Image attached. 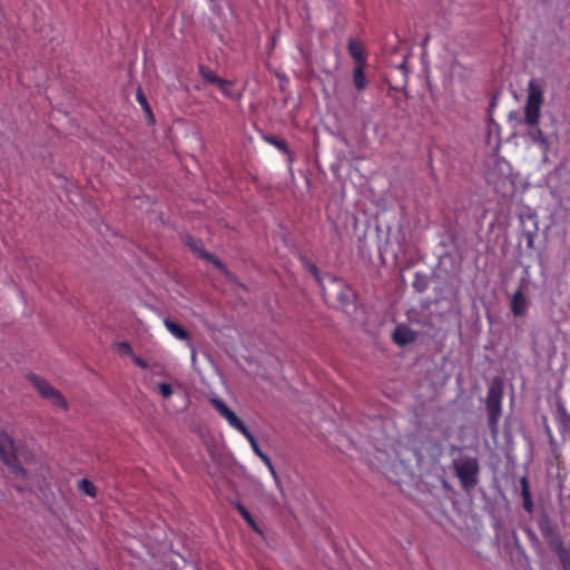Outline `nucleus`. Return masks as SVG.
Wrapping results in <instances>:
<instances>
[{"instance_id": "f257e3e1", "label": "nucleus", "mask_w": 570, "mask_h": 570, "mask_svg": "<svg viewBox=\"0 0 570 570\" xmlns=\"http://www.w3.org/2000/svg\"><path fill=\"white\" fill-rule=\"evenodd\" d=\"M0 460L9 468L16 479H20L14 484L17 490L24 491L31 488L27 470L18 462L13 440L6 433H0Z\"/></svg>"}, {"instance_id": "f03ea898", "label": "nucleus", "mask_w": 570, "mask_h": 570, "mask_svg": "<svg viewBox=\"0 0 570 570\" xmlns=\"http://www.w3.org/2000/svg\"><path fill=\"white\" fill-rule=\"evenodd\" d=\"M502 400L503 380L499 376H495L490 382L485 399L488 426L493 438H497L499 433V421L502 414Z\"/></svg>"}, {"instance_id": "7ed1b4c3", "label": "nucleus", "mask_w": 570, "mask_h": 570, "mask_svg": "<svg viewBox=\"0 0 570 570\" xmlns=\"http://www.w3.org/2000/svg\"><path fill=\"white\" fill-rule=\"evenodd\" d=\"M543 100V89L535 80H530L528 83V95L524 106V122L528 126H537L539 124Z\"/></svg>"}, {"instance_id": "20e7f679", "label": "nucleus", "mask_w": 570, "mask_h": 570, "mask_svg": "<svg viewBox=\"0 0 570 570\" xmlns=\"http://www.w3.org/2000/svg\"><path fill=\"white\" fill-rule=\"evenodd\" d=\"M27 380L31 383L33 389L38 392V394L49 401L52 406L61 409L63 411L68 410V402L66 397L61 394L59 390L53 387L46 379L35 374H27Z\"/></svg>"}, {"instance_id": "39448f33", "label": "nucleus", "mask_w": 570, "mask_h": 570, "mask_svg": "<svg viewBox=\"0 0 570 570\" xmlns=\"http://www.w3.org/2000/svg\"><path fill=\"white\" fill-rule=\"evenodd\" d=\"M453 468L463 489L470 490L476 485L479 474V462L476 458L455 460Z\"/></svg>"}, {"instance_id": "423d86ee", "label": "nucleus", "mask_w": 570, "mask_h": 570, "mask_svg": "<svg viewBox=\"0 0 570 570\" xmlns=\"http://www.w3.org/2000/svg\"><path fill=\"white\" fill-rule=\"evenodd\" d=\"M538 529L544 541L554 550L559 551L563 548V541L557 523L550 515L543 512L538 520Z\"/></svg>"}, {"instance_id": "0eeeda50", "label": "nucleus", "mask_w": 570, "mask_h": 570, "mask_svg": "<svg viewBox=\"0 0 570 570\" xmlns=\"http://www.w3.org/2000/svg\"><path fill=\"white\" fill-rule=\"evenodd\" d=\"M212 404L230 428L237 430L245 438L252 433L245 423L222 400L213 399Z\"/></svg>"}, {"instance_id": "6e6552de", "label": "nucleus", "mask_w": 570, "mask_h": 570, "mask_svg": "<svg viewBox=\"0 0 570 570\" xmlns=\"http://www.w3.org/2000/svg\"><path fill=\"white\" fill-rule=\"evenodd\" d=\"M521 232L520 240L524 239L527 248L530 250L534 249V239L538 235V219L535 215L529 214L527 216H520Z\"/></svg>"}, {"instance_id": "1a4fd4ad", "label": "nucleus", "mask_w": 570, "mask_h": 570, "mask_svg": "<svg viewBox=\"0 0 570 570\" xmlns=\"http://www.w3.org/2000/svg\"><path fill=\"white\" fill-rule=\"evenodd\" d=\"M392 338L395 344L405 346L416 338V332L406 325H399L393 332Z\"/></svg>"}, {"instance_id": "9d476101", "label": "nucleus", "mask_w": 570, "mask_h": 570, "mask_svg": "<svg viewBox=\"0 0 570 570\" xmlns=\"http://www.w3.org/2000/svg\"><path fill=\"white\" fill-rule=\"evenodd\" d=\"M529 307V301L527 296L519 288L512 296L511 299V312L514 316H523Z\"/></svg>"}, {"instance_id": "9b49d317", "label": "nucleus", "mask_w": 570, "mask_h": 570, "mask_svg": "<svg viewBox=\"0 0 570 570\" xmlns=\"http://www.w3.org/2000/svg\"><path fill=\"white\" fill-rule=\"evenodd\" d=\"M347 50L353 58L354 66H366V56L363 46L358 41L350 39L347 42Z\"/></svg>"}, {"instance_id": "f8f14e48", "label": "nucleus", "mask_w": 570, "mask_h": 570, "mask_svg": "<svg viewBox=\"0 0 570 570\" xmlns=\"http://www.w3.org/2000/svg\"><path fill=\"white\" fill-rule=\"evenodd\" d=\"M520 488H521V498H522V505L524 511H527L529 514H531L534 510V503L532 500L531 491H530V484L527 476H522L520 479Z\"/></svg>"}, {"instance_id": "ddd939ff", "label": "nucleus", "mask_w": 570, "mask_h": 570, "mask_svg": "<svg viewBox=\"0 0 570 570\" xmlns=\"http://www.w3.org/2000/svg\"><path fill=\"white\" fill-rule=\"evenodd\" d=\"M246 440L249 442L254 453L264 462V464L267 466V469L269 470L272 475L274 478H276V471H275V468H274V465L272 463L271 458L261 450V448H259L255 436L253 435V433L247 435Z\"/></svg>"}, {"instance_id": "4468645a", "label": "nucleus", "mask_w": 570, "mask_h": 570, "mask_svg": "<svg viewBox=\"0 0 570 570\" xmlns=\"http://www.w3.org/2000/svg\"><path fill=\"white\" fill-rule=\"evenodd\" d=\"M557 425L561 434L570 432V414L562 404H558L556 413Z\"/></svg>"}, {"instance_id": "2eb2a0df", "label": "nucleus", "mask_w": 570, "mask_h": 570, "mask_svg": "<svg viewBox=\"0 0 570 570\" xmlns=\"http://www.w3.org/2000/svg\"><path fill=\"white\" fill-rule=\"evenodd\" d=\"M164 324H165L166 328L168 330V332L176 338L181 340V341L188 340L189 334H188L187 330H185L177 322L166 318L164 321Z\"/></svg>"}, {"instance_id": "dca6fc26", "label": "nucleus", "mask_w": 570, "mask_h": 570, "mask_svg": "<svg viewBox=\"0 0 570 570\" xmlns=\"http://www.w3.org/2000/svg\"><path fill=\"white\" fill-rule=\"evenodd\" d=\"M366 66H354L353 69V83L357 90H364L367 87V79L365 76Z\"/></svg>"}, {"instance_id": "f3484780", "label": "nucleus", "mask_w": 570, "mask_h": 570, "mask_svg": "<svg viewBox=\"0 0 570 570\" xmlns=\"http://www.w3.org/2000/svg\"><path fill=\"white\" fill-rule=\"evenodd\" d=\"M265 141H267L269 145L276 147L279 151L288 156V158L292 160V151L288 148L287 144L283 139H278L273 136L265 137Z\"/></svg>"}, {"instance_id": "a211bd4d", "label": "nucleus", "mask_w": 570, "mask_h": 570, "mask_svg": "<svg viewBox=\"0 0 570 570\" xmlns=\"http://www.w3.org/2000/svg\"><path fill=\"white\" fill-rule=\"evenodd\" d=\"M198 72L200 75V77L209 82V83H213V85H217L218 81L222 79L220 77H218L213 70H210L209 68H207L206 66L204 65H199L198 66Z\"/></svg>"}, {"instance_id": "6ab92c4d", "label": "nucleus", "mask_w": 570, "mask_h": 570, "mask_svg": "<svg viewBox=\"0 0 570 570\" xmlns=\"http://www.w3.org/2000/svg\"><path fill=\"white\" fill-rule=\"evenodd\" d=\"M392 71H396L400 73L401 76V85L404 87L406 86L407 83V73H409V68H407V56L403 57V60L401 63L399 65H395L393 68H392Z\"/></svg>"}, {"instance_id": "aec40b11", "label": "nucleus", "mask_w": 570, "mask_h": 570, "mask_svg": "<svg viewBox=\"0 0 570 570\" xmlns=\"http://www.w3.org/2000/svg\"><path fill=\"white\" fill-rule=\"evenodd\" d=\"M151 389L159 393L164 399H169L173 395V386L166 382L153 383Z\"/></svg>"}, {"instance_id": "412c9836", "label": "nucleus", "mask_w": 570, "mask_h": 570, "mask_svg": "<svg viewBox=\"0 0 570 570\" xmlns=\"http://www.w3.org/2000/svg\"><path fill=\"white\" fill-rule=\"evenodd\" d=\"M78 489H79V491H81L82 493H85L91 498H96V495H97L96 487L94 485L92 482H90L87 479H82L79 481Z\"/></svg>"}, {"instance_id": "4be33fe9", "label": "nucleus", "mask_w": 570, "mask_h": 570, "mask_svg": "<svg viewBox=\"0 0 570 570\" xmlns=\"http://www.w3.org/2000/svg\"><path fill=\"white\" fill-rule=\"evenodd\" d=\"M199 255L207 262L212 263L214 266H216L222 272H226L224 264L215 255H213L206 250H199Z\"/></svg>"}, {"instance_id": "5701e85b", "label": "nucleus", "mask_w": 570, "mask_h": 570, "mask_svg": "<svg viewBox=\"0 0 570 570\" xmlns=\"http://www.w3.org/2000/svg\"><path fill=\"white\" fill-rule=\"evenodd\" d=\"M136 99L137 101L139 102V105L141 106V108L150 116V118L153 119V112H151V109H150V106L147 101V98L145 97V95L142 94L141 89H138L137 92H136Z\"/></svg>"}, {"instance_id": "b1692460", "label": "nucleus", "mask_w": 570, "mask_h": 570, "mask_svg": "<svg viewBox=\"0 0 570 570\" xmlns=\"http://www.w3.org/2000/svg\"><path fill=\"white\" fill-rule=\"evenodd\" d=\"M216 86L219 88V90L222 91L223 95H225L226 97H232V92H230V89L233 88L232 81L220 79Z\"/></svg>"}, {"instance_id": "393cba45", "label": "nucleus", "mask_w": 570, "mask_h": 570, "mask_svg": "<svg viewBox=\"0 0 570 570\" xmlns=\"http://www.w3.org/2000/svg\"><path fill=\"white\" fill-rule=\"evenodd\" d=\"M304 265H305V268L314 276L316 282L318 284H321V273H320V269L317 268V266L312 263H308V262H305Z\"/></svg>"}, {"instance_id": "a878e982", "label": "nucleus", "mask_w": 570, "mask_h": 570, "mask_svg": "<svg viewBox=\"0 0 570 570\" xmlns=\"http://www.w3.org/2000/svg\"><path fill=\"white\" fill-rule=\"evenodd\" d=\"M533 139L535 141H538L539 144H541V145H547L548 144V138L546 137V135L543 134V131L540 128L535 129V132L533 135Z\"/></svg>"}, {"instance_id": "bb28decb", "label": "nucleus", "mask_w": 570, "mask_h": 570, "mask_svg": "<svg viewBox=\"0 0 570 570\" xmlns=\"http://www.w3.org/2000/svg\"><path fill=\"white\" fill-rule=\"evenodd\" d=\"M235 507L245 521L252 518L249 511L242 503L238 502L235 504Z\"/></svg>"}, {"instance_id": "cd10ccee", "label": "nucleus", "mask_w": 570, "mask_h": 570, "mask_svg": "<svg viewBox=\"0 0 570 570\" xmlns=\"http://www.w3.org/2000/svg\"><path fill=\"white\" fill-rule=\"evenodd\" d=\"M413 286L416 288L417 292H423L426 288V282L420 281L419 278L413 283Z\"/></svg>"}, {"instance_id": "c85d7f7f", "label": "nucleus", "mask_w": 570, "mask_h": 570, "mask_svg": "<svg viewBox=\"0 0 570 570\" xmlns=\"http://www.w3.org/2000/svg\"><path fill=\"white\" fill-rule=\"evenodd\" d=\"M136 365L140 366L141 368L148 367L147 358H134Z\"/></svg>"}, {"instance_id": "c756f323", "label": "nucleus", "mask_w": 570, "mask_h": 570, "mask_svg": "<svg viewBox=\"0 0 570 570\" xmlns=\"http://www.w3.org/2000/svg\"><path fill=\"white\" fill-rule=\"evenodd\" d=\"M246 523H247V524H248V525H249L254 531H256V532H258V531H259V528H258V525H257V523H256V521L254 520V518H253V517H252L250 519H248V520L246 521Z\"/></svg>"}, {"instance_id": "7c9ffc66", "label": "nucleus", "mask_w": 570, "mask_h": 570, "mask_svg": "<svg viewBox=\"0 0 570 570\" xmlns=\"http://www.w3.org/2000/svg\"><path fill=\"white\" fill-rule=\"evenodd\" d=\"M121 350L127 353H131L130 346L127 343L121 344Z\"/></svg>"}, {"instance_id": "2f4dec72", "label": "nucleus", "mask_w": 570, "mask_h": 570, "mask_svg": "<svg viewBox=\"0 0 570 570\" xmlns=\"http://www.w3.org/2000/svg\"><path fill=\"white\" fill-rule=\"evenodd\" d=\"M96 570H98V569H96Z\"/></svg>"}]
</instances>
